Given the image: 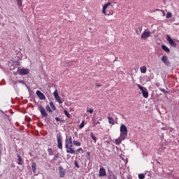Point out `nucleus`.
<instances>
[{"mask_svg":"<svg viewBox=\"0 0 179 179\" xmlns=\"http://www.w3.org/2000/svg\"><path fill=\"white\" fill-rule=\"evenodd\" d=\"M76 152L82 155V153H83V148H80L77 149Z\"/></svg>","mask_w":179,"mask_h":179,"instance_id":"obj_32","label":"nucleus"},{"mask_svg":"<svg viewBox=\"0 0 179 179\" xmlns=\"http://www.w3.org/2000/svg\"><path fill=\"white\" fill-rule=\"evenodd\" d=\"M55 120L59 122H62V120L59 119V117H55Z\"/></svg>","mask_w":179,"mask_h":179,"instance_id":"obj_41","label":"nucleus"},{"mask_svg":"<svg viewBox=\"0 0 179 179\" xmlns=\"http://www.w3.org/2000/svg\"><path fill=\"white\" fill-rule=\"evenodd\" d=\"M73 147V143H71V144H69V148H72Z\"/></svg>","mask_w":179,"mask_h":179,"instance_id":"obj_44","label":"nucleus"},{"mask_svg":"<svg viewBox=\"0 0 179 179\" xmlns=\"http://www.w3.org/2000/svg\"><path fill=\"white\" fill-rule=\"evenodd\" d=\"M17 164H19L20 166H22L24 163V162L23 161V159H22V157H20L19 154H17Z\"/></svg>","mask_w":179,"mask_h":179,"instance_id":"obj_13","label":"nucleus"},{"mask_svg":"<svg viewBox=\"0 0 179 179\" xmlns=\"http://www.w3.org/2000/svg\"><path fill=\"white\" fill-rule=\"evenodd\" d=\"M17 82L18 83H22V85H26V83L24 80H19Z\"/></svg>","mask_w":179,"mask_h":179,"instance_id":"obj_39","label":"nucleus"},{"mask_svg":"<svg viewBox=\"0 0 179 179\" xmlns=\"http://www.w3.org/2000/svg\"><path fill=\"white\" fill-rule=\"evenodd\" d=\"M50 115H51L52 117H54V115H56V116H57V115H57V113H51Z\"/></svg>","mask_w":179,"mask_h":179,"instance_id":"obj_43","label":"nucleus"},{"mask_svg":"<svg viewBox=\"0 0 179 179\" xmlns=\"http://www.w3.org/2000/svg\"><path fill=\"white\" fill-rule=\"evenodd\" d=\"M107 118L108 120L109 124H112V125H114L115 124L114 119L111 117H108Z\"/></svg>","mask_w":179,"mask_h":179,"instance_id":"obj_23","label":"nucleus"},{"mask_svg":"<svg viewBox=\"0 0 179 179\" xmlns=\"http://www.w3.org/2000/svg\"><path fill=\"white\" fill-rule=\"evenodd\" d=\"M139 31H142V27H138Z\"/></svg>","mask_w":179,"mask_h":179,"instance_id":"obj_45","label":"nucleus"},{"mask_svg":"<svg viewBox=\"0 0 179 179\" xmlns=\"http://www.w3.org/2000/svg\"><path fill=\"white\" fill-rule=\"evenodd\" d=\"M107 176V173L106 172V169L104 167H101L99 169V177H106Z\"/></svg>","mask_w":179,"mask_h":179,"instance_id":"obj_8","label":"nucleus"},{"mask_svg":"<svg viewBox=\"0 0 179 179\" xmlns=\"http://www.w3.org/2000/svg\"><path fill=\"white\" fill-rule=\"evenodd\" d=\"M87 113H90V114H93V108H87Z\"/></svg>","mask_w":179,"mask_h":179,"instance_id":"obj_37","label":"nucleus"},{"mask_svg":"<svg viewBox=\"0 0 179 179\" xmlns=\"http://www.w3.org/2000/svg\"><path fill=\"white\" fill-rule=\"evenodd\" d=\"M120 136L122 139H127V136H128V129L125 124L120 126Z\"/></svg>","mask_w":179,"mask_h":179,"instance_id":"obj_1","label":"nucleus"},{"mask_svg":"<svg viewBox=\"0 0 179 179\" xmlns=\"http://www.w3.org/2000/svg\"><path fill=\"white\" fill-rule=\"evenodd\" d=\"M91 138L93 139V141H94V143H96L97 142L96 136L94 135V134H93V132H91Z\"/></svg>","mask_w":179,"mask_h":179,"instance_id":"obj_25","label":"nucleus"},{"mask_svg":"<svg viewBox=\"0 0 179 179\" xmlns=\"http://www.w3.org/2000/svg\"><path fill=\"white\" fill-rule=\"evenodd\" d=\"M36 94L40 100H45V95H44L40 90H37Z\"/></svg>","mask_w":179,"mask_h":179,"instance_id":"obj_9","label":"nucleus"},{"mask_svg":"<svg viewBox=\"0 0 179 179\" xmlns=\"http://www.w3.org/2000/svg\"><path fill=\"white\" fill-rule=\"evenodd\" d=\"M50 106L52 110H53L54 111H55V110H57V107L55 106V105H54V102L50 101Z\"/></svg>","mask_w":179,"mask_h":179,"instance_id":"obj_22","label":"nucleus"},{"mask_svg":"<svg viewBox=\"0 0 179 179\" xmlns=\"http://www.w3.org/2000/svg\"><path fill=\"white\" fill-rule=\"evenodd\" d=\"M45 110L46 111H48V113H52V109H51V107H50V105H48L45 107Z\"/></svg>","mask_w":179,"mask_h":179,"instance_id":"obj_28","label":"nucleus"},{"mask_svg":"<svg viewBox=\"0 0 179 179\" xmlns=\"http://www.w3.org/2000/svg\"><path fill=\"white\" fill-rule=\"evenodd\" d=\"M147 70H148V69L146 68V66H142L140 69L141 73H145Z\"/></svg>","mask_w":179,"mask_h":179,"instance_id":"obj_21","label":"nucleus"},{"mask_svg":"<svg viewBox=\"0 0 179 179\" xmlns=\"http://www.w3.org/2000/svg\"><path fill=\"white\" fill-rule=\"evenodd\" d=\"M55 99L57 101V103H59V104H62V101L61 100V97L59 96V95L55 96Z\"/></svg>","mask_w":179,"mask_h":179,"instance_id":"obj_20","label":"nucleus"},{"mask_svg":"<svg viewBox=\"0 0 179 179\" xmlns=\"http://www.w3.org/2000/svg\"><path fill=\"white\" fill-rule=\"evenodd\" d=\"M138 178L139 179H145V174H143V173L138 174Z\"/></svg>","mask_w":179,"mask_h":179,"instance_id":"obj_33","label":"nucleus"},{"mask_svg":"<svg viewBox=\"0 0 179 179\" xmlns=\"http://www.w3.org/2000/svg\"><path fill=\"white\" fill-rule=\"evenodd\" d=\"M160 90L162 92V93H167V91H166V90L165 89H160Z\"/></svg>","mask_w":179,"mask_h":179,"instance_id":"obj_42","label":"nucleus"},{"mask_svg":"<svg viewBox=\"0 0 179 179\" xmlns=\"http://www.w3.org/2000/svg\"><path fill=\"white\" fill-rule=\"evenodd\" d=\"M31 169H32V171L34 174H36V171L37 170V164H36V162H33L31 164Z\"/></svg>","mask_w":179,"mask_h":179,"instance_id":"obj_17","label":"nucleus"},{"mask_svg":"<svg viewBox=\"0 0 179 179\" xmlns=\"http://www.w3.org/2000/svg\"><path fill=\"white\" fill-rule=\"evenodd\" d=\"M73 143L75 146H80L81 143L80 142L78 141H73Z\"/></svg>","mask_w":179,"mask_h":179,"instance_id":"obj_29","label":"nucleus"},{"mask_svg":"<svg viewBox=\"0 0 179 179\" xmlns=\"http://www.w3.org/2000/svg\"><path fill=\"white\" fill-rule=\"evenodd\" d=\"M64 113L66 117H67V118H71V114H69V112H68V110H64Z\"/></svg>","mask_w":179,"mask_h":179,"instance_id":"obj_26","label":"nucleus"},{"mask_svg":"<svg viewBox=\"0 0 179 179\" xmlns=\"http://www.w3.org/2000/svg\"><path fill=\"white\" fill-rule=\"evenodd\" d=\"M59 173L60 178H64V177H65V171L62 166H59Z\"/></svg>","mask_w":179,"mask_h":179,"instance_id":"obj_11","label":"nucleus"},{"mask_svg":"<svg viewBox=\"0 0 179 179\" xmlns=\"http://www.w3.org/2000/svg\"><path fill=\"white\" fill-rule=\"evenodd\" d=\"M65 148L66 153L75 155V150L73 148H71V147H69V144H65Z\"/></svg>","mask_w":179,"mask_h":179,"instance_id":"obj_6","label":"nucleus"},{"mask_svg":"<svg viewBox=\"0 0 179 179\" xmlns=\"http://www.w3.org/2000/svg\"><path fill=\"white\" fill-rule=\"evenodd\" d=\"M166 40L171 47L177 48V43H176V41H173V38H171L170 35H166Z\"/></svg>","mask_w":179,"mask_h":179,"instance_id":"obj_3","label":"nucleus"},{"mask_svg":"<svg viewBox=\"0 0 179 179\" xmlns=\"http://www.w3.org/2000/svg\"><path fill=\"white\" fill-rule=\"evenodd\" d=\"M110 5H111L110 3H106L105 5L103 6L102 13L104 15H108V14L106 13V10L107 9V8H108V6H110Z\"/></svg>","mask_w":179,"mask_h":179,"instance_id":"obj_14","label":"nucleus"},{"mask_svg":"<svg viewBox=\"0 0 179 179\" xmlns=\"http://www.w3.org/2000/svg\"><path fill=\"white\" fill-rule=\"evenodd\" d=\"M162 48L165 52H170V49L166 45H162Z\"/></svg>","mask_w":179,"mask_h":179,"instance_id":"obj_19","label":"nucleus"},{"mask_svg":"<svg viewBox=\"0 0 179 179\" xmlns=\"http://www.w3.org/2000/svg\"><path fill=\"white\" fill-rule=\"evenodd\" d=\"M72 144V135L71 134H66V139H65V145H71Z\"/></svg>","mask_w":179,"mask_h":179,"instance_id":"obj_5","label":"nucleus"},{"mask_svg":"<svg viewBox=\"0 0 179 179\" xmlns=\"http://www.w3.org/2000/svg\"><path fill=\"white\" fill-rule=\"evenodd\" d=\"M85 127V121H83L80 124V128L82 129V128Z\"/></svg>","mask_w":179,"mask_h":179,"instance_id":"obj_36","label":"nucleus"},{"mask_svg":"<svg viewBox=\"0 0 179 179\" xmlns=\"http://www.w3.org/2000/svg\"><path fill=\"white\" fill-rule=\"evenodd\" d=\"M142 94L145 99H148V97H149V92H148V90L146 88L142 91Z\"/></svg>","mask_w":179,"mask_h":179,"instance_id":"obj_15","label":"nucleus"},{"mask_svg":"<svg viewBox=\"0 0 179 179\" xmlns=\"http://www.w3.org/2000/svg\"><path fill=\"white\" fill-rule=\"evenodd\" d=\"M173 16V13H170V12H168L166 15V19H170V17H172Z\"/></svg>","mask_w":179,"mask_h":179,"instance_id":"obj_30","label":"nucleus"},{"mask_svg":"<svg viewBox=\"0 0 179 179\" xmlns=\"http://www.w3.org/2000/svg\"><path fill=\"white\" fill-rule=\"evenodd\" d=\"M108 179H117V176L114 173L110 172Z\"/></svg>","mask_w":179,"mask_h":179,"instance_id":"obj_18","label":"nucleus"},{"mask_svg":"<svg viewBox=\"0 0 179 179\" xmlns=\"http://www.w3.org/2000/svg\"><path fill=\"white\" fill-rule=\"evenodd\" d=\"M16 1H17L18 6H22V0H16Z\"/></svg>","mask_w":179,"mask_h":179,"instance_id":"obj_35","label":"nucleus"},{"mask_svg":"<svg viewBox=\"0 0 179 179\" xmlns=\"http://www.w3.org/2000/svg\"><path fill=\"white\" fill-rule=\"evenodd\" d=\"M48 153L49 156H53L54 150H52V148H48Z\"/></svg>","mask_w":179,"mask_h":179,"instance_id":"obj_24","label":"nucleus"},{"mask_svg":"<svg viewBox=\"0 0 179 179\" xmlns=\"http://www.w3.org/2000/svg\"><path fill=\"white\" fill-rule=\"evenodd\" d=\"M57 142L58 149L62 150V135L61 134V133L57 134Z\"/></svg>","mask_w":179,"mask_h":179,"instance_id":"obj_2","label":"nucleus"},{"mask_svg":"<svg viewBox=\"0 0 179 179\" xmlns=\"http://www.w3.org/2000/svg\"><path fill=\"white\" fill-rule=\"evenodd\" d=\"M53 96H54V97H57V96H59L58 94V90H55V91L53 92Z\"/></svg>","mask_w":179,"mask_h":179,"instance_id":"obj_34","label":"nucleus"},{"mask_svg":"<svg viewBox=\"0 0 179 179\" xmlns=\"http://www.w3.org/2000/svg\"><path fill=\"white\" fill-rule=\"evenodd\" d=\"M178 179H179V178H178Z\"/></svg>","mask_w":179,"mask_h":179,"instance_id":"obj_51","label":"nucleus"},{"mask_svg":"<svg viewBox=\"0 0 179 179\" xmlns=\"http://www.w3.org/2000/svg\"><path fill=\"white\" fill-rule=\"evenodd\" d=\"M96 86H97L98 87H101V85L100 84H96Z\"/></svg>","mask_w":179,"mask_h":179,"instance_id":"obj_46","label":"nucleus"},{"mask_svg":"<svg viewBox=\"0 0 179 179\" xmlns=\"http://www.w3.org/2000/svg\"><path fill=\"white\" fill-rule=\"evenodd\" d=\"M157 163L158 164H162L159 161H157Z\"/></svg>","mask_w":179,"mask_h":179,"instance_id":"obj_48","label":"nucleus"},{"mask_svg":"<svg viewBox=\"0 0 179 179\" xmlns=\"http://www.w3.org/2000/svg\"><path fill=\"white\" fill-rule=\"evenodd\" d=\"M59 157V153H57L54 156L52 160H54L55 162H57L58 160Z\"/></svg>","mask_w":179,"mask_h":179,"instance_id":"obj_27","label":"nucleus"},{"mask_svg":"<svg viewBox=\"0 0 179 179\" xmlns=\"http://www.w3.org/2000/svg\"><path fill=\"white\" fill-rule=\"evenodd\" d=\"M1 113H2V114H5V112L2 111L1 110H0Z\"/></svg>","mask_w":179,"mask_h":179,"instance_id":"obj_47","label":"nucleus"},{"mask_svg":"<svg viewBox=\"0 0 179 179\" xmlns=\"http://www.w3.org/2000/svg\"><path fill=\"white\" fill-rule=\"evenodd\" d=\"M100 124V122L98 121V122H96V124Z\"/></svg>","mask_w":179,"mask_h":179,"instance_id":"obj_49","label":"nucleus"},{"mask_svg":"<svg viewBox=\"0 0 179 179\" xmlns=\"http://www.w3.org/2000/svg\"><path fill=\"white\" fill-rule=\"evenodd\" d=\"M162 61L164 65H166V66H170V61L169 60V57H167V56H163L162 57Z\"/></svg>","mask_w":179,"mask_h":179,"instance_id":"obj_10","label":"nucleus"},{"mask_svg":"<svg viewBox=\"0 0 179 179\" xmlns=\"http://www.w3.org/2000/svg\"><path fill=\"white\" fill-rule=\"evenodd\" d=\"M137 34H139V32L137 31Z\"/></svg>","mask_w":179,"mask_h":179,"instance_id":"obj_50","label":"nucleus"},{"mask_svg":"<svg viewBox=\"0 0 179 179\" xmlns=\"http://www.w3.org/2000/svg\"><path fill=\"white\" fill-rule=\"evenodd\" d=\"M74 164L77 167V169H80L79 164H78V161H74Z\"/></svg>","mask_w":179,"mask_h":179,"instance_id":"obj_38","label":"nucleus"},{"mask_svg":"<svg viewBox=\"0 0 179 179\" xmlns=\"http://www.w3.org/2000/svg\"><path fill=\"white\" fill-rule=\"evenodd\" d=\"M39 110L41 117L43 118H47V115H48V114H47V112L45 111V109L44 108V107H43V106H39Z\"/></svg>","mask_w":179,"mask_h":179,"instance_id":"obj_4","label":"nucleus"},{"mask_svg":"<svg viewBox=\"0 0 179 179\" xmlns=\"http://www.w3.org/2000/svg\"><path fill=\"white\" fill-rule=\"evenodd\" d=\"M20 75L24 76V75H29V69H20L19 70Z\"/></svg>","mask_w":179,"mask_h":179,"instance_id":"obj_12","label":"nucleus"},{"mask_svg":"<svg viewBox=\"0 0 179 179\" xmlns=\"http://www.w3.org/2000/svg\"><path fill=\"white\" fill-rule=\"evenodd\" d=\"M122 141H125V138H122L121 136L115 140L116 145H121Z\"/></svg>","mask_w":179,"mask_h":179,"instance_id":"obj_16","label":"nucleus"},{"mask_svg":"<svg viewBox=\"0 0 179 179\" xmlns=\"http://www.w3.org/2000/svg\"><path fill=\"white\" fill-rule=\"evenodd\" d=\"M87 160H90V152H87Z\"/></svg>","mask_w":179,"mask_h":179,"instance_id":"obj_40","label":"nucleus"},{"mask_svg":"<svg viewBox=\"0 0 179 179\" xmlns=\"http://www.w3.org/2000/svg\"><path fill=\"white\" fill-rule=\"evenodd\" d=\"M149 37H150V31H145L141 34L142 40H146L147 38H149Z\"/></svg>","mask_w":179,"mask_h":179,"instance_id":"obj_7","label":"nucleus"},{"mask_svg":"<svg viewBox=\"0 0 179 179\" xmlns=\"http://www.w3.org/2000/svg\"><path fill=\"white\" fill-rule=\"evenodd\" d=\"M137 87H138V89L141 90V92H143L145 90V87H143L142 85H141L140 84H137Z\"/></svg>","mask_w":179,"mask_h":179,"instance_id":"obj_31","label":"nucleus"}]
</instances>
